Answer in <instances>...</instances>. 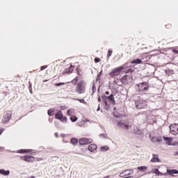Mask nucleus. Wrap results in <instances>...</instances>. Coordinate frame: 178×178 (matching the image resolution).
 I'll list each match as a JSON object with an SVG mask.
<instances>
[{"mask_svg":"<svg viewBox=\"0 0 178 178\" xmlns=\"http://www.w3.org/2000/svg\"><path fill=\"white\" fill-rule=\"evenodd\" d=\"M54 109L51 108V109L48 110L47 114L50 116H52L54 115Z\"/></svg>","mask_w":178,"mask_h":178,"instance_id":"cd10ccee","label":"nucleus"},{"mask_svg":"<svg viewBox=\"0 0 178 178\" xmlns=\"http://www.w3.org/2000/svg\"><path fill=\"white\" fill-rule=\"evenodd\" d=\"M28 178H30V177H28Z\"/></svg>","mask_w":178,"mask_h":178,"instance_id":"de8ad7c7","label":"nucleus"},{"mask_svg":"<svg viewBox=\"0 0 178 178\" xmlns=\"http://www.w3.org/2000/svg\"><path fill=\"white\" fill-rule=\"evenodd\" d=\"M97 149V146L95 144H90L89 146H88V149L90 152H95Z\"/></svg>","mask_w":178,"mask_h":178,"instance_id":"a211bd4d","label":"nucleus"},{"mask_svg":"<svg viewBox=\"0 0 178 178\" xmlns=\"http://www.w3.org/2000/svg\"><path fill=\"white\" fill-rule=\"evenodd\" d=\"M170 133L174 136L178 135V124H171L170 126Z\"/></svg>","mask_w":178,"mask_h":178,"instance_id":"1a4fd4ad","label":"nucleus"},{"mask_svg":"<svg viewBox=\"0 0 178 178\" xmlns=\"http://www.w3.org/2000/svg\"><path fill=\"white\" fill-rule=\"evenodd\" d=\"M70 120L72 122H75L77 121L78 118L76 116H71Z\"/></svg>","mask_w":178,"mask_h":178,"instance_id":"c85d7f7f","label":"nucleus"},{"mask_svg":"<svg viewBox=\"0 0 178 178\" xmlns=\"http://www.w3.org/2000/svg\"><path fill=\"white\" fill-rule=\"evenodd\" d=\"M172 51L174 52V54H178V49H172Z\"/></svg>","mask_w":178,"mask_h":178,"instance_id":"c9c22d12","label":"nucleus"},{"mask_svg":"<svg viewBox=\"0 0 178 178\" xmlns=\"http://www.w3.org/2000/svg\"><path fill=\"white\" fill-rule=\"evenodd\" d=\"M143 61L140 58H137L136 60H132V61H131V64H136V65H138V64H142Z\"/></svg>","mask_w":178,"mask_h":178,"instance_id":"6ab92c4d","label":"nucleus"},{"mask_svg":"<svg viewBox=\"0 0 178 178\" xmlns=\"http://www.w3.org/2000/svg\"><path fill=\"white\" fill-rule=\"evenodd\" d=\"M76 71H77V74H78L79 76H81V73L79 72V68L76 69Z\"/></svg>","mask_w":178,"mask_h":178,"instance_id":"58836bf2","label":"nucleus"},{"mask_svg":"<svg viewBox=\"0 0 178 178\" xmlns=\"http://www.w3.org/2000/svg\"><path fill=\"white\" fill-rule=\"evenodd\" d=\"M102 98L106 106H108V102L110 104H112L113 105L116 104L113 95H111L110 96L103 95V96H102Z\"/></svg>","mask_w":178,"mask_h":178,"instance_id":"20e7f679","label":"nucleus"},{"mask_svg":"<svg viewBox=\"0 0 178 178\" xmlns=\"http://www.w3.org/2000/svg\"><path fill=\"white\" fill-rule=\"evenodd\" d=\"M79 81V77L76 76L74 79L72 80V83L73 85H76L77 82Z\"/></svg>","mask_w":178,"mask_h":178,"instance_id":"a878e982","label":"nucleus"},{"mask_svg":"<svg viewBox=\"0 0 178 178\" xmlns=\"http://www.w3.org/2000/svg\"><path fill=\"white\" fill-rule=\"evenodd\" d=\"M130 76L129 75L122 76L120 79V81L122 82L123 84H128L129 80H130Z\"/></svg>","mask_w":178,"mask_h":178,"instance_id":"4468645a","label":"nucleus"},{"mask_svg":"<svg viewBox=\"0 0 178 178\" xmlns=\"http://www.w3.org/2000/svg\"><path fill=\"white\" fill-rule=\"evenodd\" d=\"M65 82H61V83H56V86L57 87H60V86H65Z\"/></svg>","mask_w":178,"mask_h":178,"instance_id":"7c9ffc66","label":"nucleus"},{"mask_svg":"<svg viewBox=\"0 0 178 178\" xmlns=\"http://www.w3.org/2000/svg\"><path fill=\"white\" fill-rule=\"evenodd\" d=\"M137 169L139 170L142 172H145L148 169V167H147V166H139V167L137 168Z\"/></svg>","mask_w":178,"mask_h":178,"instance_id":"412c9836","label":"nucleus"},{"mask_svg":"<svg viewBox=\"0 0 178 178\" xmlns=\"http://www.w3.org/2000/svg\"><path fill=\"white\" fill-rule=\"evenodd\" d=\"M134 170H123L121 173H120V177L121 178H129L130 175H133Z\"/></svg>","mask_w":178,"mask_h":178,"instance_id":"6e6552de","label":"nucleus"},{"mask_svg":"<svg viewBox=\"0 0 178 178\" xmlns=\"http://www.w3.org/2000/svg\"><path fill=\"white\" fill-rule=\"evenodd\" d=\"M163 139L168 145H170V143L172 141V138L171 137H163Z\"/></svg>","mask_w":178,"mask_h":178,"instance_id":"5701e85b","label":"nucleus"},{"mask_svg":"<svg viewBox=\"0 0 178 178\" xmlns=\"http://www.w3.org/2000/svg\"><path fill=\"white\" fill-rule=\"evenodd\" d=\"M55 135H56V136L58 138V134H57V133H56V134H55Z\"/></svg>","mask_w":178,"mask_h":178,"instance_id":"a18cd8bd","label":"nucleus"},{"mask_svg":"<svg viewBox=\"0 0 178 178\" xmlns=\"http://www.w3.org/2000/svg\"><path fill=\"white\" fill-rule=\"evenodd\" d=\"M152 172L154 173V175H157V176H167L168 174L169 175H178V170H170V169H168L167 170V172L165 173H162L160 172L159 169H154L152 170Z\"/></svg>","mask_w":178,"mask_h":178,"instance_id":"7ed1b4c3","label":"nucleus"},{"mask_svg":"<svg viewBox=\"0 0 178 178\" xmlns=\"http://www.w3.org/2000/svg\"><path fill=\"white\" fill-rule=\"evenodd\" d=\"M48 65H42L40 67V71L44 70V69L47 68Z\"/></svg>","mask_w":178,"mask_h":178,"instance_id":"2f4dec72","label":"nucleus"},{"mask_svg":"<svg viewBox=\"0 0 178 178\" xmlns=\"http://www.w3.org/2000/svg\"><path fill=\"white\" fill-rule=\"evenodd\" d=\"M98 102H101V97H99V98H98Z\"/></svg>","mask_w":178,"mask_h":178,"instance_id":"79ce46f5","label":"nucleus"},{"mask_svg":"<svg viewBox=\"0 0 178 178\" xmlns=\"http://www.w3.org/2000/svg\"><path fill=\"white\" fill-rule=\"evenodd\" d=\"M135 88H136V90L140 95H145L146 92L149 90V86L147 82H143V83H137Z\"/></svg>","mask_w":178,"mask_h":178,"instance_id":"f257e3e1","label":"nucleus"},{"mask_svg":"<svg viewBox=\"0 0 178 178\" xmlns=\"http://www.w3.org/2000/svg\"><path fill=\"white\" fill-rule=\"evenodd\" d=\"M105 94H106V95H110V92H109L108 91H106V92H105Z\"/></svg>","mask_w":178,"mask_h":178,"instance_id":"a19ab883","label":"nucleus"},{"mask_svg":"<svg viewBox=\"0 0 178 178\" xmlns=\"http://www.w3.org/2000/svg\"><path fill=\"white\" fill-rule=\"evenodd\" d=\"M29 178H35V177H34V176H31V177H29Z\"/></svg>","mask_w":178,"mask_h":178,"instance_id":"37998d69","label":"nucleus"},{"mask_svg":"<svg viewBox=\"0 0 178 178\" xmlns=\"http://www.w3.org/2000/svg\"><path fill=\"white\" fill-rule=\"evenodd\" d=\"M70 142L72 145H76L79 143V140L76 138H72Z\"/></svg>","mask_w":178,"mask_h":178,"instance_id":"4be33fe9","label":"nucleus"},{"mask_svg":"<svg viewBox=\"0 0 178 178\" xmlns=\"http://www.w3.org/2000/svg\"><path fill=\"white\" fill-rule=\"evenodd\" d=\"M100 61H101V58H95V63H99V62H100Z\"/></svg>","mask_w":178,"mask_h":178,"instance_id":"72a5a7b5","label":"nucleus"},{"mask_svg":"<svg viewBox=\"0 0 178 178\" xmlns=\"http://www.w3.org/2000/svg\"><path fill=\"white\" fill-rule=\"evenodd\" d=\"M136 108L138 109L145 108L147 106L146 100L139 99L136 102Z\"/></svg>","mask_w":178,"mask_h":178,"instance_id":"423d86ee","label":"nucleus"},{"mask_svg":"<svg viewBox=\"0 0 178 178\" xmlns=\"http://www.w3.org/2000/svg\"><path fill=\"white\" fill-rule=\"evenodd\" d=\"M109 177H110V176H106V177H103V178H109Z\"/></svg>","mask_w":178,"mask_h":178,"instance_id":"c03bdc74","label":"nucleus"},{"mask_svg":"<svg viewBox=\"0 0 178 178\" xmlns=\"http://www.w3.org/2000/svg\"><path fill=\"white\" fill-rule=\"evenodd\" d=\"M77 101L81 102V104H85V100L84 99H76Z\"/></svg>","mask_w":178,"mask_h":178,"instance_id":"473e14b6","label":"nucleus"},{"mask_svg":"<svg viewBox=\"0 0 178 178\" xmlns=\"http://www.w3.org/2000/svg\"><path fill=\"white\" fill-rule=\"evenodd\" d=\"M10 171L9 170H5L4 169L0 170V175L7 176L9 175Z\"/></svg>","mask_w":178,"mask_h":178,"instance_id":"aec40b11","label":"nucleus"},{"mask_svg":"<svg viewBox=\"0 0 178 178\" xmlns=\"http://www.w3.org/2000/svg\"><path fill=\"white\" fill-rule=\"evenodd\" d=\"M56 119L59 120V121L62 122H67V118L66 116H63V113L62 111L56 112L55 114Z\"/></svg>","mask_w":178,"mask_h":178,"instance_id":"0eeeda50","label":"nucleus"},{"mask_svg":"<svg viewBox=\"0 0 178 178\" xmlns=\"http://www.w3.org/2000/svg\"><path fill=\"white\" fill-rule=\"evenodd\" d=\"M152 156L153 157L151 159L152 163L161 162V161L159 159V156L158 154H153Z\"/></svg>","mask_w":178,"mask_h":178,"instance_id":"dca6fc26","label":"nucleus"},{"mask_svg":"<svg viewBox=\"0 0 178 178\" xmlns=\"http://www.w3.org/2000/svg\"><path fill=\"white\" fill-rule=\"evenodd\" d=\"M112 54H113V51H111V49H108L107 58H109L110 57H111Z\"/></svg>","mask_w":178,"mask_h":178,"instance_id":"c756f323","label":"nucleus"},{"mask_svg":"<svg viewBox=\"0 0 178 178\" xmlns=\"http://www.w3.org/2000/svg\"><path fill=\"white\" fill-rule=\"evenodd\" d=\"M123 69L124 66L117 67V68L112 70V72H109V76H111V77L112 78H115L120 75V72H122V70H123Z\"/></svg>","mask_w":178,"mask_h":178,"instance_id":"39448f33","label":"nucleus"},{"mask_svg":"<svg viewBox=\"0 0 178 178\" xmlns=\"http://www.w3.org/2000/svg\"><path fill=\"white\" fill-rule=\"evenodd\" d=\"M117 125L118 126V127L129 129V126L128 124H124V123H122L121 122H118L117 123Z\"/></svg>","mask_w":178,"mask_h":178,"instance_id":"f3484780","label":"nucleus"},{"mask_svg":"<svg viewBox=\"0 0 178 178\" xmlns=\"http://www.w3.org/2000/svg\"><path fill=\"white\" fill-rule=\"evenodd\" d=\"M67 113V114H68L69 115H72V111H71V110H68Z\"/></svg>","mask_w":178,"mask_h":178,"instance_id":"4c0bfd02","label":"nucleus"},{"mask_svg":"<svg viewBox=\"0 0 178 178\" xmlns=\"http://www.w3.org/2000/svg\"><path fill=\"white\" fill-rule=\"evenodd\" d=\"M21 159L26 162L35 161V157L32 156H22Z\"/></svg>","mask_w":178,"mask_h":178,"instance_id":"f8f14e48","label":"nucleus"},{"mask_svg":"<svg viewBox=\"0 0 178 178\" xmlns=\"http://www.w3.org/2000/svg\"><path fill=\"white\" fill-rule=\"evenodd\" d=\"M149 139L151 140L152 143H161L163 140L162 137L161 136L154 137L152 135H149Z\"/></svg>","mask_w":178,"mask_h":178,"instance_id":"ddd939ff","label":"nucleus"},{"mask_svg":"<svg viewBox=\"0 0 178 178\" xmlns=\"http://www.w3.org/2000/svg\"><path fill=\"white\" fill-rule=\"evenodd\" d=\"M29 152H31V149H19L18 150V153H29Z\"/></svg>","mask_w":178,"mask_h":178,"instance_id":"393cba45","label":"nucleus"},{"mask_svg":"<svg viewBox=\"0 0 178 178\" xmlns=\"http://www.w3.org/2000/svg\"><path fill=\"white\" fill-rule=\"evenodd\" d=\"M74 71V66L71 65L68 68L65 69V71L62 73L63 75L66 74H71Z\"/></svg>","mask_w":178,"mask_h":178,"instance_id":"2eb2a0df","label":"nucleus"},{"mask_svg":"<svg viewBox=\"0 0 178 178\" xmlns=\"http://www.w3.org/2000/svg\"><path fill=\"white\" fill-rule=\"evenodd\" d=\"M96 91H97V88H96V86H95V83L93 82L92 86V95L95 94Z\"/></svg>","mask_w":178,"mask_h":178,"instance_id":"b1692460","label":"nucleus"},{"mask_svg":"<svg viewBox=\"0 0 178 178\" xmlns=\"http://www.w3.org/2000/svg\"><path fill=\"white\" fill-rule=\"evenodd\" d=\"M175 155H178V151L175 153Z\"/></svg>","mask_w":178,"mask_h":178,"instance_id":"49530a36","label":"nucleus"},{"mask_svg":"<svg viewBox=\"0 0 178 178\" xmlns=\"http://www.w3.org/2000/svg\"><path fill=\"white\" fill-rule=\"evenodd\" d=\"M92 139L91 138H81L79 139V145H89V143H92Z\"/></svg>","mask_w":178,"mask_h":178,"instance_id":"9d476101","label":"nucleus"},{"mask_svg":"<svg viewBox=\"0 0 178 178\" xmlns=\"http://www.w3.org/2000/svg\"><path fill=\"white\" fill-rule=\"evenodd\" d=\"M12 118V112L8 111L2 118L3 123H8Z\"/></svg>","mask_w":178,"mask_h":178,"instance_id":"9b49d317","label":"nucleus"},{"mask_svg":"<svg viewBox=\"0 0 178 178\" xmlns=\"http://www.w3.org/2000/svg\"><path fill=\"white\" fill-rule=\"evenodd\" d=\"M102 72L103 71H101L99 74L97 75V79H96V81H101V77L102 76Z\"/></svg>","mask_w":178,"mask_h":178,"instance_id":"bb28decb","label":"nucleus"},{"mask_svg":"<svg viewBox=\"0 0 178 178\" xmlns=\"http://www.w3.org/2000/svg\"><path fill=\"white\" fill-rule=\"evenodd\" d=\"M5 129L0 128V136L2 134L3 132H4Z\"/></svg>","mask_w":178,"mask_h":178,"instance_id":"e433bc0d","label":"nucleus"},{"mask_svg":"<svg viewBox=\"0 0 178 178\" xmlns=\"http://www.w3.org/2000/svg\"><path fill=\"white\" fill-rule=\"evenodd\" d=\"M102 149H103L104 151H108V147L107 146H103L102 147Z\"/></svg>","mask_w":178,"mask_h":178,"instance_id":"f704fd0d","label":"nucleus"},{"mask_svg":"<svg viewBox=\"0 0 178 178\" xmlns=\"http://www.w3.org/2000/svg\"><path fill=\"white\" fill-rule=\"evenodd\" d=\"M75 91L77 92V94L81 95L84 94L86 91V83L84 81V80H81L76 86Z\"/></svg>","mask_w":178,"mask_h":178,"instance_id":"f03ea898","label":"nucleus"},{"mask_svg":"<svg viewBox=\"0 0 178 178\" xmlns=\"http://www.w3.org/2000/svg\"><path fill=\"white\" fill-rule=\"evenodd\" d=\"M100 109H101V108H100V104H99L98 108L97 109V111H99Z\"/></svg>","mask_w":178,"mask_h":178,"instance_id":"ea45409f","label":"nucleus"}]
</instances>
